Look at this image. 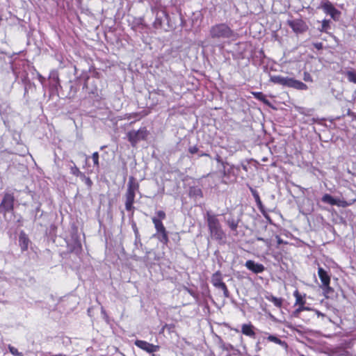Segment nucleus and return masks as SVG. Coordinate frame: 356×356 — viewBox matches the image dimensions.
<instances>
[{
	"mask_svg": "<svg viewBox=\"0 0 356 356\" xmlns=\"http://www.w3.org/2000/svg\"><path fill=\"white\" fill-rule=\"evenodd\" d=\"M234 30L226 23H218L210 27L209 37L216 42V46L223 47V43L225 40L232 39L234 37Z\"/></svg>",
	"mask_w": 356,
	"mask_h": 356,
	"instance_id": "nucleus-1",
	"label": "nucleus"
},
{
	"mask_svg": "<svg viewBox=\"0 0 356 356\" xmlns=\"http://www.w3.org/2000/svg\"><path fill=\"white\" fill-rule=\"evenodd\" d=\"M206 220L209 229L211 237L213 239L220 241L225 236L217 216L208 211L206 213Z\"/></svg>",
	"mask_w": 356,
	"mask_h": 356,
	"instance_id": "nucleus-2",
	"label": "nucleus"
},
{
	"mask_svg": "<svg viewBox=\"0 0 356 356\" xmlns=\"http://www.w3.org/2000/svg\"><path fill=\"white\" fill-rule=\"evenodd\" d=\"M270 81L283 86L293 88L298 90H305L307 89V86L296 79L289 77H284L280 75L271 76Z\"/></svg>",
	"mask_w": 356,
	"mask_h": 356,
	"instance_id": "nucleus-3",
	"label": "nucleus"
},
{
	"mask_svg": "<svg viewBox=\"0 0 356 356\" xmlns=\"http://www.w3.org/2000/svg\"><path fill=\"white\" fill-rule=\"evenodd\" d=\"M139 189V184L135 180L134 177H130L129 179L127 189L126 192V202H125V208L127 211H131L133 207V204L134 202L136 192Z\"/></svg>",
	"mask_w": 356,
	"mask_h": 356,
	"instance_id": "nucleus-4",
	"label": "nucleus"
},
{
	"mask_svg": "<svg viewBox=\"0 0 356 356\" xmlns=\"http://www.w3.org/2000/svg\"><path fill=\"white\" fill-rule=\"evenodd\" d=\"M148 135L149 131L146 127H140L138 131L131 130L127 132V137L131 146L136 147L139 141L146 140Z\"/></svg>",
	"mask_w": 356,
	"mask_h": 356,
	"instance_id": "nucleus-5",
	"label": "nucleus"
},
{
	"mask_svg": "<svg viewBox=\"0 0 356 356\" xmlns=\"http://www.w3.org/2000/svg\"><path fill=\"white\" fill-rule=\"evenodd\" d=\"M211 283L218 289L223 291L224 296L229 298V292L227 289L226 284L222 282V275L220 271L216 272L211 277Z\"/></svg>",
	"mask_w": 356,
	"mask_h": 356,
	"instance_id": "nucleus-6",
	"label": "nucleus"
},
{
	"mask_svg": "<svg viewBox=\"0 0 356 356\" xmlns=\"http://www.w3.org/2000/svg\"><path fill=\"white\" fill-rule=\"evenodd\" d=\"M14 201L15 197L13 194L6 193L0 204V211L3 214L12 211L14 208Z\"/></svg>",
	"mask_w": 356,
	"mask_h": 356,
	"instance_id": "nucleus-7",
	"label": "nucleus"
},
{
	"mask_svg": "<svg viewBox=\"0 0 356 356\" xmlns=\"http://www.w3.org/2000/svg\"><path fill=\"white\" fill-rule=\"evenodd\" d=\"M321 8L323 11L331 16L334 20H338L341 13L328 0H323L321 3Z\"/></svg>",
	"mask_w": 356,
	"mask_h": 356,
	"instance_id": "nucleus-8",
	"label": "nucleus"
},
{
	"mask_svg": "<svg viewBox=\"0 0 356 356\" xmlns=\"http://www.w3.org/2000/svg\"><path fill=\"white\" fill-rule=\"evenodd\" d=\"M287 24L296 33H302L308 29L305 22L300 19L288 20Z\"/></svg>",
	"mask_w": 356,
	"mask_h": 356,
	"instance_id": "nucleus-9",
	"label": "nucleus"
},
{
	"mask_svg": "<svg viewBox=\"0 0 356 356\" xmlns=\"http://www.w3.org/2000/svg\"><path fill=\"white\" fill-rule=\"evenodd\" d=\"M134 344L139 348L143 350L148 353H154L160 350V346L158 345H154L146 341L143 340H136Z\"/></svg>",
	"mask_w": 356,
	"mask_h": 356,
	"instance_id": "nucleus-10",
	"label": "nucleus"
},
{
	"mask_svg": "<svg viewBox=\"0 0 356 356\" xmlns=\"http://www.w3.org/2000/svg\"><path fill=\"white\" fill-rule=\"evenodd\" d=\"M321 200L324 203H327V204H329L332 206L337 205L338 207H346L350 205V204H351V203H348V202H346L344 200L334 198L330 194H325L322 197Z\"/></svg>",
	"mask_w": 356,
	"mask_h": 356,
	"instance_id": "nucleus-11",
	"label": "nucleus"
},
{
	"mask_svg": "<svg viewBox=\"0 0 356 356\" xmlns=\"http://www.w3.org/2000/svg\"><path fill=\"white\" fill-rule=\"evenodd\" d=\"M16 77L21 80L22 83L24 85L25 93L27 92V86L31 84V81L29 79L28 73L26 70L17 71L16 69L13 70Z\"/></svg>",
	"mask_w": 356,
	"mask_h": 356,
	"instance_id": "nucleus-12",
	"label": "nucleus"
},
{
	"mask_svg": "<svg viewBox=\"0 0 356 356\" xmlns=\"http://www.w3.org/2000/svg\"><path fill=\"white\" fill-rule=\"evenodd\" d=\"M245 266L248 270L252 271L254 273H260L265 270L264 265L255 263L252 260H248L245 262Z\"/></svg>",
	"mask_w": 356,
	"mask_h": 356,
	"instance_id": "nucleus-13",
	"label": "nucleus"
},
{
	"mask_svg": "<svg viewBox=\"0 0 356 356\" xmlns=\"http://www.w3.org/2000/svg\"><path fill=\"white\" fill-rule=\"evenodd\" d=\"M318 275L322 283L321 285L330 284V276L322 267H318Z\"/></svg>",
	"mask_w": 356,
	"mask_h": 356,
	"instance_id": "nucleus-14",
	"label": "nucleus"
},
{
	"mask_svg": "<svg viewBox=\"0 0 356 356\" xmlns=\"http://www.w3.org/2000/svg\"><path fill=\"white\" fill-rule=\"evenodd\" d=\"M241 332L251 338L255 337L254 327L251 324H243L241 326Z\"/></svg>",
	"mask_w": 356,
	"mask_h": 356,
	"instance_id": "nucleus-15",
	"label": "nucleus"
},
{
	"mask_svg": "<svg viewBox=\"0 0 356 356\" xmlns=\"http://www.w3.org/2000/svg\"><path fill=\"white\" fill-rule=\"evenodd\" d=\"M252 195H253L254 200L257 203L258 209L261 212V213L264 216L265 218H268V216L266 213L264 207L261 202V200L260 199V197H259L258 193L256 191L252 190Z\"/></svg>",
	"mask_w": 356,
	"mask_h": 356,
	"instance_id": "nucleus-16",
	"label": "nucleus"
},
{
	"mask_svg": "<svg viewBox=\"0 0 356 356\" xmlns=\"http://www.w3.org/2000/svg\"><path fill=\"white\" fill-rule=\"evenodd\" d=\"M19 243L22 251H25L29 248V239L24 232H21L19 237Z\"/></svg>",
	"mask_w": 356,
	"mask_h": 356,
	"instance_id": "nucleus-17",
	"label": "nucleus"
},
{
	"mask_svg": "<svg viewBox=\"0 0 356 356\" xmlns=\"http://www.w3.org/2000/svg\"><path fill=\"white\" fill-rule=\"evenodd\" d=\"M265 298L273 302L274 305L278 308L282 306L283 299L281 298H277L270 293H268L265 296Z\"/></svg>",
	"mask_w": 356,
	"mask_h": 356,
	"instance_id": "nucleus-18",
	"label": "nucleus"
},
{
	"mask_svg": "<svg viewBox=\"0 0 356 356\" xmlns=\"http://www.w3.org/2000/svg\"><path fill=\"white\" fill-rule=\"evenodd\" d=\"M266 339L268 341H270V342L275 343L276 344L280 345L282 347H283L285 349H286L288 348L287 343L284 341L281 340L277 336L269 334L267 337Z\"/></svg>",
	"mask_w": 356,
	"mask_h": 356,
	"instance_id": "nucleus-19",
	"label": "nucleus"
},
{
	"mask_svg": "<svg viewBox=\"0 0 356 356\" xmlns=\"http://www.w3.org/2000/svg\"><path fill=\"white\" fill-rule=\"evenodd\" d=\"M153 236L157 238L160 242L165 245H167L169 242L168 232L166 230L156 233Z\"/></svg>",
	"mask_w": 356,
	"mask_h": 356,
	"instance_id": "nucleus-20",
	"label": "nucleus"
},
{
	"mask_svg": "<svg viewBox=\"0 0 356 356\" xmlns=\"http://www.w3.org/2000/svg\"><path fill=\"white\" fill-rule=\"evenodd\" d=\"M152 222L154 225V227L156 230V233L161 232L162 231L166 230L165 227H164L162 221L160 220V219H157L156 216H154L152 218Z\"/></svg>",
	"mask_w": 356,
	"mask_h": 356,
	"instance_id": "nucleus-21",
	"label": "nucleus"
},
{
	"mask_svg": "<svg viewBox=\"0 0 356 356\" xmlns=\"http://www.w3.org/2000/svg\"><path fill=\"white\" fill-rule=\"evenodd\" d=\"M293 296L296 298V303L295 305L302 306L305 305L306 301L304 298L300 294L298 290H296L293 292Z\"/></svg>",
	"mask_w": 356,
	"mask_h": 356,
	"instance_id": "nucleus-22",
	"label": "nucleus"
},
{
	"mask_svg": "<svg viewBox=\"0 0 356 356\" xmlns=\"http://www.w3.org/2000/svg\"><path fill=\"white\" fill-rule=\"evenodd\" d=\"M189 195L195 198H199L202 197V192L199 188H191L189 191Z\"/></svg>",
	"mask_w": 356,
	"mask_h": 356,
	"instance_id": "nucleus-23",
	"label": "nucleus"
},
{
	"mask_svg": "<svg viewBox=\"0 0 356 356\" xmlns=\"http://www.w3.org/2000/svg\"><path fill=\"white\" fill-rule=\"evenodd\" d=\"M49 79L52 80V87L55 89L57 88V86L60 85L59 83V77L56 72H52L50 74Z\"/></svg>",
	"mask_w": 356,
	"mask_h": 356,
	"instance_id": "nucleus-24",
	"label": "nucleus"
},
{
	"mask_svg": "<svg viewBox=\"0 0 356 356\" xmlns=\"http://www.w3.org/2000/svg\"><path fill=\"white\" fill-rule=\"evenodd\" d=\"M227 224L232 231H236L238 225V221L236 220L234 218H229L227 220Z\"/></svg>",
	"mask_w": 356,
	"mask_h": 356,
	"instance_id": "nucleus-25",
	"label": "nucleus"
},
{
	"mask_svg": "<svg viewBox=\"0 0 356 356\" xmlns=\"http://www.w3.org/2000/svg\"><path fill=\"white\" fill-rule=\"evenodd\" d=\"M321 289L323 291V294L326 298L329 297L330 293L334 292L333 289L330 286V284H324L321 286Z\"/></svg>",
	"mask_w": 356,
	"mask_h": 356,
	"instance_id": "nucleus-26",
	"label": "nucleus"
},
{
	"mask_svg": "<svg viewBox=\"0 0 356 356\" xmlns=\"http://www.w3.org/2000/svg\"><path fill=\"white\" fill-rule=\"evenodd\" d=\"M309 310H312V309H310L309 307H306L305 305L299 306L296 309H295L293 312V314L292 315L294 317H299L300 314L301 312H302V311H309Z\"/></svg>",
	"mask_w": 356,
	"mask_h": 356,
	"instance_id": "nucleus-27",
	"label": "nucleus"
},
{
	"mask_svg": "<svg viewBox=\"0 0 356 356\" xmlns=\"http://www.w3.org/2000/svg\"><path fill=\"white\" fill-rule=\"evenodd\" d=\"M345 74L350 82L356 83V72L352 70H349L346 72Z\"/></svg>",
	"mask_w": 356,
	"mask_h": 356,
	"instance_id": "nucleus-28",
	"label": "nucleus"
},
{
	"mask_svg": "<svg viewBox=\"0 0 356 356\" xmlns=\"http://www.w3.org/2000/svg\"><path fill=\"white\" fill-rule=\"evenodd\" d=\"M92 159L94 163V167L96 168L97 171H99V153L95 152L92 155Z\"/></svg>",
	"mask_w": 356,
	"mask_h": 356,
	"instance_id": "nucleus-29",
	"label": "nucleus"
},
{
	"mask_svg": "<svg viewBox=\"0 0 356 356\" xmlns=\"http://www.w3.org/2000/svg\"><path fill=\"white\" fill-rule=\"evenodd\" d=\"M73 165L70 167V172L71 174L76 176L81 177L83 176V174L79 170V169L76 167V165L72 161Z\"/></svg>",
	"mask_w": 356,
	"mask_h": 356,
	"instance_id": "nucleus-30",
	"label": "nucleus"
},
{
	"mask_svg": "<svg viewBox=\"0 0 356 356\" xmlns=\"http://www.w3.org/2000/svg\"><path fill=\"white\" fill-rule=\"evenodd\" d=\"M330 21L328 20V19H323L322 21V25H321V28L319 29V31L321 32H325L327 33V30L330 29Z\"/></svg>",
	"mask_w": 356,
	"mask_h": 356,
	"instance_id": "nucleus-31",
	"label": "nucleus"
},
{
	"mask_svg": "<svg viewBox=\"0 0 356 356\" xmlns=\"http://www.w3.org/2000/svg\"><path fill=\"white\" fill-rule=\"evenodd\" d=\"M10 353L15 356H23V353L18 351V350L11 346L8 347Z\"/></svg>",
	"mask_w": 356,
	"mask_h": 356,
	"instance_id": "nucleus-32",
	"label": "nucleus"
},
{
	"mask_svg": "<svg viewBox=\"0 0 356 356\" xmlns=\"http://www.w3.org/2000/svg\"><path fill=\"white\" fill-rule=\"evenodd\" d=\"M157 219H160L161 221L166 218L165 213L163 211H158L156 213Z\"/></svg>",
	"mask_w": 356,
	"mask_h": 356,
	"instance_id": "nucleus-33",
	"label": "nucleus"
},
{
	"mask_svg": "<svg viewBox=\"0 0 356 356\" xmlns=\"http://www.w3.org/2000/svg\"><path fill=\"white\" fill-rule=\"evenodd\" d=\"M134 233H135V235H136V241H138V243H140V246H142V243L140 241V235H139L138 229H137V227H136L135 225L134 226Z\"/></svg>",
	"mask_w": 356,
	"mask_h": 356,
	"instance_id": "nucleus-34",
	"label": "nucleus"
},
{
	"mask_svg": "<svg viewBox=\"0 0 356 356\" xmlns=\"http://www.w3.org/2000/svg\"><path fill=\"white\" fill-rule=\"evenodd\" d=\"M199 151V149L197 146L194 145V146H191L188 148V152L193 154H195V153H197Z\"/></svg>",
	"mask_w": 356,
	"mask_h": 356,
	"instance_id": "nucleus-35",
	"label": "nucleus"
},
{
	"mask_svg": "<svg viewBox=\"0 0 356 356\" xmlns=\"http://www.w3.org/2000/svg\"><path fill=\"white\" fill-rule=\"evenodd\" d=\"M154 26L155 27H158V26H161V24H162V20L160 17H159L158 16H156V19L154 21Z\"/></svg>",
	"mask_w": 356,
	"mask_h": 356,
	"instance_id": "nucleus-36",
	"label": "nucleus"
},
{
	"mask_svg": "<svg viewBox=\"0 0 356 356\" xmlns=\"http://www.w3.org/2000/svg\"><path fill=\"white\" fill-rule=\"evenodd\" d=\"M84 180H85V183L89 186L90 187L92 184V182L91 181V179L89 178V177H86L84 175L83 176H81Z\"/></svg>",
	"mask_w": 356,
	"mask_h": 356,
	"instance_id": "nucleus-37",
	"label": "nucleus"
},
{
	"mask_svg": "<svg viewBox=\"0 0 356 356\" xmlns=\"http://www.w3.org/2000/svg\"><path fill=\"white\" fill-rule=\"evenodd\" d=\"M304 80L305 81H312V77L309 73H307V72L304 73Z\"/></svg>",
	"mask_w": 356,
	"mask_h": 356,
	"instance_id": "nucleus-38",
	"label": "nucleus"
},
{
	"mask_svg": "<svg viewBox=\"0 0 356 356\" xmlns=\"http://www.w3.org/2000/svg\"><path fill=\"white\" fill-rule=\"evenodd\" d=\"M314 46L316 49L320 50L323 49V44L321 42L314 43Z\"/></svg>",
	"mask_w": 356,
	"mask_h": 356,
	"instance_id": "nucleus-39",
	"label": "nucleus"
},
{
	"mask_svg": "<svg viewBox=\"0 0 356 356\" xmlns=\"http://www.w3.org/2000/svg\"><path fill=\"white\" fill-rule=\"evenodd\" d=\"M132 117L133 118H138V120L141 118V116L140 115L139 113H132V114H130L129 116L128 117V118L131 119Z\"/></svg>",
	"mask_w": 356,
	"mask_h": 356,
	"instance_id": "nucleus-40",
	"label": "nucleus"
},
{
	"mask_svg": "<svg viewBox=\"0 0 356 356\" xmlns=\"http://www.w3.org/2000/svg\"><path fill=\"white\" fill-rule=\"evenodd\" d=\"M257 241H264V243H265L268 246H269V245H270V242H269V241H268V240H267V239H264V238H261V237H257Z\"/></svg>",
	"mask_w": 356,
	"mask_h": 356,
	"instance_id": "nucleus-41",
	"label": "nucleus"
},
{
	"mask_svg": "<svg viewBox=\"0 0 356 356\" xmlns=\"http://www.w3.org/2000/svg\"><path fill=\"white\" fill-rule=\"evenodd\" d=\"M254 95L258 99H261V97H264V95L261 92H255L254 93Z\"/></svg>",
	"mask_w": 356,
	"mask_h": 356,
	"instance_id": "nucleus-42",
	"label": "nucleus"
},
{
	"mask_svg": "<svg viewBox=\"0 0 356 356\" xmlns=\"http://www.w3.org/2000/svg\"><path fill=\"white\" fill-rule=\"evenodd\" d=\"M38 79H39L40 82L41 83V84L43 85L44 82L45 81V78L43 77L40 74H38Z\"/></svg>",
	"mask_w": 356,
	"mask_h": 356,
	"instance_id": "nucleus-43",
	"label": "nucleus"
},
{
	"mask_svg": "<svg viewBox=\"0 0 356 356\" xmlns=\"http://www.w3.org/2000/svg\"><path fill=\"white\" fill-rule=\"evenodd\" d=\"M199 156H207V157H210V154H208V153H206V152H201L200 154H199Z\"/></svg>",
	"mask_w": 356,
	"mask_h": 356,
	"instance_id": "nucleus-44",
	"label": "nucleus"
},
{
	"mask_svg": "<svg viewBox=\"0 0 356 356\" xmlns=\"http://www.w3.org/2000/svg\"><path fill=\"white\" fill-rule=\"evenodd\" d=\"M277 243L279 245L283 243V240L280 237H279L278 236H277Z\"/></svg>",
	"mask_w": 356,
	"mask_h": 356,
	"instance_id": "nucleus-45",
	"label": "nucleus"
},
{
	"mask_svg": "<svg viewBox=\"0 0 356 356\" xmlns=\"http://www.w3.org/2000/svg\"><path fill=\"white\" fill-rule=\"evenodd\" d=\"M135 245H136V247H138V245H140V243H138V241H136V238L135 239Z\"/></svg>",
	"mask_w": 356,
	"mask_h": 356,
	"instance_id": "nucleus-46",
	"label": "nucleus"
},
{
	"mask_svg": "<svg viewBox=\"0 0 356 356\" xmlns=\"http://www.w3.org/2000/svg\"><path fill=\"white\" fill-rule=\"evenodd\" d=\"M76 245H77L78 248H79V250H81V243H80L79 242H78Z\"/></svg>",
	"mask_w": 356,
	"mask_h": 356,
	"instance_id": "nucleus-47",
	"label": "nucleus"
},
{
	"mask_svg": "<svg viewBox=\"0 0 356 356\" xmlns=\"http://www.w3.org/2000/svg\"><path fill=\"white\" fill-rule=\"evenodd\" d=\"M163 15L168 17V14L165 11H162Z\"/></svg>",
	"mask_w": 356,
	"mask_h": 356,
	"instance_id": "nucleus-48",
	"label": "nucleus"
},
{
	"mask_svg": "<svg viewBox=\"0 0 356 356\" xmlns=\"http://www.w3.org/2000/svg\"><path fill=\"white\" fill-rule=\"evenodd\" d=\"M316 312L318 314V316H323V314L320 312L316 311Z\"/></svg>",
	"mask_w": 356,
	"mask_h": 356,
	"instance_id": "nucleus-49",
	"label": "nucleus"
},
{
	"mask_svg": "<svg viewBox=\"0 0 356 356\" xmlns=\"http://www.w3.org/2000/svg\"><path fill=\"white\" fill-rule=\"evenodd\" d=\"M88 159H89V156H86V161H88Z\"/></svg>",
	"mask_w": 356,
	"mask_h": 356,
	"instance_id": "nucleus-50",
	"label": "nucleus"
},
{
	"mask_svg": "<svg viewBox=\"0 0 356 356\" xmlns=\"http://www.w3.org/2000/svg\"><path fill=\"white\" fill-rule=\"evenodd\" d=\"M104 147H105V146H102L100 149H103Z\"/></svg>",
	"mask_w": 356,
	"mask_h": 356,
	"instance_id": "nucleus-51",
	"label": "nucleus"
}]
</instances>
